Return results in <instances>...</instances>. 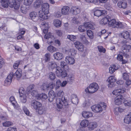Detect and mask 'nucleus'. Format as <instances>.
<instances>
[{"instance_id": "7c9ffc66", "label": "nucleus", "mask_w": 131, "mask_h": 131, "mask_svg": "<svg viewBox=\"0 0 131 131\" xmlns=\"http://www.w3.org/2000/svg\"><path fill=\"white\" fill-rule=\"evenodd\" d=\"M49 7V5L48 4L45 3L43 4L42 6V11L44 12L48 13V9Z\"/></svg>"}, {"instance_id": "f03ea898", "label": "nucleus", "mask_w": 131, "mask_h": 131, "mask_svg": "<svg viewBox=\"0 0 131 131\" xmlns=\"http://www.w3.org/2000/svg\"><path fill=\"white\" fill-rule=\"evenodd\" d=\"M22 73V70L20 68L18 69L14 74L13 72L10 73L5 81V85L7 86L10 84L13 76H15L18 79L20 78L21 77Z\"/></svg>"}, {"instance_id": "423d86ee", "label": "nucleus", "mask_w": 131, "mask_h": 131, "mask_svg": "<svg viewBox=\"0 0 131 131\" xmlns=\"http://www.w3.org/2000/svg\"><path fill=\"white\" fill-rule=\"evenodd\" d=\"M56 75L58 77L64 78L67 75L66 71L65 70H62L60 67H57V70L56 71Z\"/></svg>"}, {"instance_id": "58836bf2", "label": "nucleus", "mask_w": 131, "mask_h": 131, "mask_svg": "<svg viewBox=\"0 0 131 131\" xmlns=\"http://www.w3.org/2000/svg\"><path fill=\"white\" fill-rule=\"evenodd\" d=\"M31 94L32 96L35 97V99H37L39 98L38 96L39 94L38 93V92L37 90H35L31 92Z\"/></svg>"}, {"instance_id": "6e6552de", "label": "nucleus", "mask_w": 131, "mask_h": 131, "mask_svg": "<svg viewBox=\"0 0 131 131\" xmlns=\"http://www.w3.org/2000/svg\"><path fill=\"white\" fill-rule=\"evenodd\" d=\"M123 79L126 81L125 86L127 87L129 86L131 84V81L129 79V75L126 72L124 73L123 74Z\"/></svg>"}, {"instance_id": "680f3d73", "label": "nucleus", "mask_w": 131, "mask_h": 131, "mask_svg": "<svg viewBox=\"0 0 131 131\" xmlns=\"http://www.w3.org/2000/svg\"><path fill=\"white\" fill-rule=\"evenodd\" d=\"M62 14V13L58 11L54 13V16L58 18L61 16Z\"/></svg>"}, {"instance_id": "bb28decb", "label": "nucleus", "mask_w": 131, "mask_h": 131, "mask_svg": "<svg viewBox=\"0 0 131 131\" xmlns=\"http://www.w3.org/2000/svg\"><path fill=\"white\" fill-rule=\"evenodd\" d=\"M119 68V66L117 64L112 65L109 68V72L111 73H113L115 70H117Z\"/></svg>"}, {"instance_id": "6e6d98bb", "label": "nucleus", "mask_w": 131, "mask_h": 131, "mask_svg": "<svg viewBox=\"0 0 131 131\" xmlns=\"http://www.w3.org/2000/svg\"><path fill=\"white\" fill-rule=\"evenodd\" d=\"M10 101L12 104L13 106L15 105V104L16 103L14 97L13 96H12L10 98Z\"/></svg>"}, {"instance_id": "603ef678", "label": "nucleus", "mask_w": 131, "mask_h": 131, "mask_svg": "<svg viewBox=\"0 0 131 131\" xmlns=\"http://www.w3.org/2000/svg\"><path fill=\"white\" fill-rule=\"evenodd\" d=\"M44 38L46 39L49 40V39H52L53 38V37L52 35L51 34V33H49L45 34Z\"/></svg>"}, {"instance_id": "a19ab883", "label": "nucleus", "mask_w": 131, "mask_h": 131, "mask_svg": "<svg viewBox=\"0 0 131 131\" xmlns=\"http://www.w3.org/2000/svg\"><path fill=\"white\" fill-rule=\"evenodd\" d=\"M48 50L51 52H53L56 51L57 49L52 46H50L47 48Z\"/></svg>"}, {"instance_id": "aec40b11", "label": "nucleus", "mask_w": 131, "mask_h": 131, "mask_svg": "<svg viewBox=\"0 0 131 131\" xmlns=\"http://www.w3.org/2000/svg\"><path fill=\"white\" fill-rule=\"evenodd\" d=\"M65 60L67 63L70 64H73L75 63V60L74 58L69 56H67Z\"/></svg>"}, {"instance_id": "f257e3e1", "label": "nucleus", "mask_w": 131, "mask_h": 131, "mask_svg": "<svg viewBox=\"0 0 131 131\" xmlns=\"http://www.w3.org/2000/svg\"><path fill=\"white\" fill-rule=\"evenodd\" d=\"M63 92L62 90H60L58 92L57 95L59 97H58L56 100L57 105L59 109L62 107H67L68 104L67 100L64 96H62Z\"/></svg>"}, {"instance_id": "f3484780", "label": "nucleus", "mask_w": 131, "mask_h": 131, "mask_svg": "<svg viewBox=\"0 0 131 131\" xmlns=\"http://www.w3.org/2000/svg\"><path fill=\"white\" fill-rule=\"evenodd\" d=\"M70 12L73 14L76 15L79 13L80 10L78 6H73L70 9Z\"/></svg>"}, {"instance_id": "c85d7f7f", "label": "nucleus", "mask_w": 131, "mask_h": 131, "mask_svg": "<svg viewBox=\"0 0 131 131\" xmlns=\"http://www.w3.org/2000/svg\"><path fill=\"white\" fill-rule=\"evenodd\" d=\"M70 8L68 6L63 7L61 9V12L62 14L66 15L69 14Z\"/></svg>"}, {"instance_id": "b1692460", "label": "nucleus", "mask_w": 131, "mask_h": 131, "mask_svg": "<svg viewBox=\"0 0 131 131\" xmlns=\"http://www.w3.org/2000/svg\"><path fill=\"white\" fill-rule=\"evenodd\" d=\"M54 58L58 60H60L63 58V55L62 53L59 52H57L53 54Z\"/></svg>"}, {"instance_id": "13d9d810", "label": "nucleus", "mask_w": 131, "mask_h": 131, "mask_svg": "<svg viewBox=\"0 0 131 131\" xmlns=\"http://www.w3.org/2000/svg\"><path fill=\"white\" fill-rule=\"evenodd\" d=\"M98 48L99 51L100 52L105 53L106 51L105 49L103 48L102 46H98Z\"/></svg>"}, {"instance_id": "2eb2a0df", "label": "nucleus", "mask_w": 131, "mask_h": 131, "mask_svg": "<svg viewBox=\"0 0 131 131\" xmlns=\"http://www.w3.org/2000/svg\"><path fill=\"white\" fill-rule=\"evenodd\" d=\"M48 13L43 11H40L39 12V16L43 19H46L48 18Z\"/></svg>"}, {"instance_id": "c756f323", "label": "nucleus", "mask_w": 131, "mask_h": 131, "mask_svg": "<svg viewBox=\"0 0 131 131\" xmlns=\"http://www.w3.org/2000/svg\"><path fill=\"white\" fill-rule=\"evenodd\" d=\"M71 101L73 104L77 105L78 103V100L77 95L74 94L71 95Z\"/></svg>"}, {"instance_id": "864d4df0", "label": "nucleus", "mask_w": 131, "mask_h": 131, "mask_svg": "<svg viewBox=\"0 0 131 131\" xmlns=\"http://www.w3.org/2000/svg\"><path fill=\"white\" fill-rule=\"evenodd\" d=\"M3 126L5 127H8L13 125V123L9 121H7L3 123Z\"/></svg>"}, {"instance_id": "052dcab7", "label": "nucleus", "mask_w": 131, "mask_h": 131, "mask_svg": "<svg viewBox=\"0 0 131 131\" xmlns=\"http://www.w3.org/2000/svg\"><path fill=\"white\" fill-rule=\"evenodd\" d=\"M55 74L52 73L51 72L50 73L49 78L51 80H53L55 78Z\"/></svg>"}, {"instance_id": "4c0bfd02", "label": "nucleus", "mask_w": 131, "mask_h": 131, "mask_svg": "<svg viewBox=\"0 0 131 131\" xmlns=\"http://www.w3.org/2000/svg\"><path fill=\"white\" fill-rule=\"evenodd\" d=\"M88 123L89 121L87 120H84L82 121L80 123V125L82 127H85L88 125Z\"/></svg>"}, {"instance_id": "0eeeda50", "label": "nucleus", "mask_w": 131, "mask_h": 131, "mask_svg": "<svg viewBox=\"0 0 131 131\" xmlns=\"http://www.w3.org/2000/svg\"><path fill=\"white\" fill-rule=\"evenodd\" d=\"M122 44H123L122 47V49L123 51L125 52H128L130 51L131 49V46L128 44L127 41L126 40H124L122 42Z\"/></svg>"}, {"instance_id": "a211bd4d", "label": "nucleus", "mask_w": 131, "mask_h": 131, "mask_svg": "<svg viewBox=\"0 0 131 131\" xmlns=\"http://www.w3.org/2000/svg\"><path fill=\"white\" fill-rule=\"evenodd\" d=\"M111 18L109 16H107L102 19L100 22V24L102 25H105L108 23Z\"/></svg>"}, {"instance_id": "f8f14e48", "label": "nucleus", "mask_w": 131, "mask_h": 131, "mask_svg": "<svg viewBox=\"0 0 131 131\" xmlns=\"http://www.w3.org/2000/svg\"><path fill=\"white\" fill-rule=\"evenodd\" d=\"M99 8H95L94 9V15L97 16H99L101 15L105 14V10H101L98 9Z\"/></svg>"}, {"instance_id": "4d7b16f0", "label": "nucleus", "mask_w": 131, "mask_h": 131, "mask_svg": "<svg viewBox=\"0 0 131 131\" xmlns=\"http://www.w3.org/2000/svg\"><path fill=\"white\" fill-rule=\"evenodd\" d=\"M67 38L71 41H74L76 38V36L72 35H68L67 36Z\"/></svg>"}, {"instance_id": "0e129e2a", "label": "nucleus", "mask_w": 131, "mask_h": 131, "mask_svg": "<svg viewBox=\"0 0 131 131\" xmlns=\"http://www.w3.org/2000/svg\"><path fill=\"white\" fill-rule=\"evenodd\" d=\"M41 25L42 27L45 28L48 27L49 26L48 22L46 21H44L41 23Z\"/></svg>"}, {"instance_id": "69168bd1", "label": "nucleus", "mask_w": 131, "mask_h": 131, "mask_svg": "<svg viewBox=\"0 0 131 131\" xmlns=\"http://www.w3.org/2000/svg\"><path fill=\"white\" fill-rule=\"evenodd\" d=\"M48 85V89H53L54 87L55 84L52 83H50Z\"/></svg>"}, {"instance_id": "e433bc0d", "label": "nucleus", "mask_w": 131, "mask_h": 131, "mask_svg": "<svg viewBox=\"0 0 131 131\" xmlns=\"http://www.w3.org/2000/svg\"><path fill=\"white\" fill-rule=\"evenodd\" d=\"M61 23V21L57 19L54 20L53 21V24L54 26L57 27H60Z\"/></svg>"}, {"instance_id": "6ab92c4d", "label": "nucleus", "mask_w": 131, "mask_h": 131, "mask_svg": "<svg viewBox=\"0 0 131 131\" xmlns=\"http://www.w3.org/2000/svg\"><path fill=\"white\" fill-rule=\"evenodd\" d=\"M18 1H16V0H9V6L11 8L14 7L15 9L17 10L18 9L19 7L17 8H16L15 6L17 4V3H18Z\"/></svg>"}, {"instance_id": "5fc2aeb1", "label": "nucleus", "mask_w": 131, "mask_h": 131, "mask_svg": "<svg viewBox=\"0 0 131 131\" xmlns=\"http://www.w3.org/2000/svg\"><path fill=\"white\" fill-rule=\"evenodd\" d=\"M45 62H47L50 59V55L49 53L46 54L45 55Z\"/></svg>"}, {"instance_id": "5701e85b", "label": "nucleus", "mask_w": 131, "mask_h": 131, "mask_svg": "<svg viewBox=\"0 0 131 131\" xmlns=\"http://www.w3.org/2000/svg\"><path fill=\"white\" fill-rule=\"evenodd\" d=\"M117 6L120 8L125 9L127 7V3L124 1L119 2L117 4Z\"/></svg>"}, {"instance_id": "dca6fc26", "label": "nucleus", "mask_w": 131, "mask_h": 131, "mask_svg": "<svg viewBox=\"0 0 131 131\" xmlns=\"http://www.w3.org/2000/svg\"><path fill=\"white\" fill-rule=\"evenodd\" d=\"M31 105L33 108L36 110L42 106L41 103L36 101H32L31 103Z\"/></svg>"}, {"instance_id": "72a5a7b5", "label": "nucleus", "mask_w": 131, "mask_h": 131, "mask_svg": "<svg viewBox=\"0 0 131 131\" xmlns=\"http://www.w3.org/2000/svg\"><path fill=\"white\" fill-rule=\"evenodd\" d=\"M43 3V0H36L34 4V6L36 8H38Z\"/></svg>"}, {"instance_id": "39448f33", "label": "nucleus", "mask_w": 131, "mask_h": 131, "mask_svg": "<svg viewBox=\"0 0 131 131\" xmlns=\"http://www.w3.org/2000/svg\"><path fill=\"white\" fill-rule=\"evenodd\" d=\"M108 24L109 26L112 27L113 28H122L123 27L121 22L116 21L114 19L110 20Z\"/></svg>"}, {"instance_id": "20e7f679", "label": "nucleus", "mask_w": 131, "mask_h": 131, "mask_svg": "<svg viewBox=\"0 0 131 131\" xmlns=\"http://www.w3.org/2000/svg\"><path fill=\"white\" fill-rule=\"evenodd\" d=\"M98 88V84L95 83H93L90 84L85 91L86 93L92 94L96 91Z\"/></svg>"}, {"instance_id": "49530a36", "label": "nucleus", "mask_w": 131, "mask_h": 131, "mask_svg": "<svg viewBox=\"0 0 131 131\" xmlns=\"http://www.w3.org/2000/svg\"><path fill=\"white\" fill-rule=\"evenodd\" d=\"M68 81L69 82H73L74 81V76L72 74L69 75L68 76Z\"/></svg>"}, {"instance_id": "4468645a", "label": "nucleus", "mask_w": 131, "mask_h": 131, "mask_svg": "<svg viewBox=\"0 0 131 131\" xmlns=\"http://www.w3.org/2000/svg\"><path fill=\"white\" fill-rule=\"evenodd\" d=\"M97 123L95 122H92L90 123L88 126V128L90 130H92L97 127Z\"/></svg>"}, {"instance_id": "9d476101", "label": "nucleus", "mask_w": 131, "mask_h": 131, "mask_svg": "<svg viewBox=\"0 0 131 131\" xmlns=\"http://www.w3.org/2000/svg\"><path fill=\"white\" fill-rule=\"evenodd\" d=\"M116 79L114 76H111L107 80V81L109 83L108 84V86L109 88H112L114 86V83L116 81Z\"/></svg>"}, {"instance_id": "473e14b6", "label": "nucleus", "mask_w": 131, "mask_h": 131, "mask_svg": "<svg viewBox=\"0 0 131 131\" xmlns=\"http://www.w3.org/2000/svg\"><path fill=\"white\" fill-rule=\"evenodd\" d=\"M20 101L22 103H25L26 102V94H22L20 95Z\"/></svg>"}, {"instance_id": "1a4fd4ad", "label": "nucleus", "mask_w": 131, "mask_h": 131, "mask_svg": "<svg viewBox=\"0 0 131 131\" xmlns=\"http://www.w3.org/2000/svg\"><path fill=\"white\" fill-rule=\"evenodd\" d=\"M48 67L49 69L51 70L54 69L57 70V67H59L57 66L56 63L54 61L49 62L48 64Z\"/></svg>"}, {"instance_id": "c03bdc74", "label": "nucleus", "mask_w": 131, "mask_h": 131, "mask_svg": "<svg viewBox=\"0 0 131 131\" xmlns=\"http://www.w3.org/2000/svg\"><path fill=\"white\" fill-rule=\"evenodd\" d=\"M21 61H17L15 62L14 63L13 67L15 69H16L18 68V67L19 65L20 64H21V62H22Z\"/></svg>"}, {"instance_id": "ddd939ff", "label": "nucleus", "mask_w": 131, "mask_h": 131, "mask_svg": "<svg viewBox=\"0 0 131 131\" xmlns=\"http://www.w3.org/2000/svg\"><path fill=\"white\" fill-rule=\"evenodd\" d=\"M75 47L80 51H83V46L82 43L79 41H77L74 43Z\"/></svg>"}, {"instance_id": "cd10ccee", "label": "nucleus", "mask_w": 131, "mask_h": 131, "mask_svg": "<svg viewBox=\"0 0 131 131\" xmlns=\"http://www.w3.org/2000/svg\"><path fill=\"white\" fill-rule=\"evenodd\" d=\"M124 122L127 124L131 123V113L126 116L124 119Z\"/></svg>"}, {"instance_id": "de8ad7c7", "label": "nucleus", "mask_w": 131, "mask_h": 131, "mask_svg": "<svg viewBox=\"0 0 131 131\" xmlns=\"http://www.w3.org/2000/svg\"><path fill=\"white\" fill-rule=\"evenodd\" d=\"M34 0H24V4L26 6L30 5L32 3Z\"/></svg>"}, {"instance_id": "ea45409f", "label": "nucleus", "mask_w": 131, "mask_h": 131, "mask_svg": "<svg viewBox=\"0 0 131 131\" xmlns=\"http://www.w3.org/2000/svg\"><path fill=\"white\" fill-rule=\"evenodd\" d=\"M77 53V51L74 49H70L68 52L69 55H71L73 56H74Z\"/></svg>"}, {"instance_id": "c9c22d12", "label": "nucleus", "mask_w": 131, "mask_h": 131, "mask_svg": "<svg viewBox=\"0 0 131 131\" xmlns=\"http://www.w3.org/2000/svg\"><path fill=\"white\" fill-rule=\"evenodd\" d=\"M38 98L37 99V100L41 99L42 100H45L48 97L47 95L45 93H42L40 94H39L38 96Z\"/></svg>"}, {"instance_id": "3c124183", "label": "nucleus", "mask_w": 131, "mask_h": 131, "mask_svg": "<svg viewBox=\"0 0 131 131\" xmlns=\"http://www.w3.org/2000/svg\"><path fill=\"white\" fill-rule=\"evenodd\" d=\"M20 10L21 12L25 14L27 12V9L26 6H22L21 7Z\"/></svg>"}, {"instance_id": "9b49d317", "label": "nucleus", "mask_w": 131, "mask_h": 131, "mask_svg": "<svg viewBox=\"0 0 131 131\" xmlns=\"http://www.w3.org/2000/svg\"><path fill=\"white\" fill-rule=\"evenodd\" d=\"M30 18L34 21H37L39 18L37 13L35 12H31L29 14Z\"/></svg>"}, {"instance_id": "f704fd0d", "label": "nucleus", "mask_w": 131, "mask_h": 131, "mask_svg": "<svg viewBox=\"0 0 131 131\" xmlns=\"http://www.w3.org/2000/svg\"><path fill=\"white\" fill-rule=\"evenodd\" d=\"M84 25L86 28H89L92 29H94L93 25L89 22H86L84 23Z\"/></svg>"}, {"instance_id": "2f4dec72", "label": "nucleus", "mask_w": 131, "mask_h": 131, "mask_svg": "<svg viewBox=\"0 0 131 131\" xmlns=\"http://www.w3.org/2000/svg\"><path fill=\"white\" fill-rule=\"evenodd\" d=\"M54 92L53 91H50L49 93V101L50 102L53 101L54 98L55 97Z\"/></svg>"}, {"instance_id": "8fccbe9b", "label": "nucleus", "mask_w": 131, "mask_h": 131, "mask_svg": "<svg viewBox=\"0 0 131 131\" xmlns=\"http://www.w3.org/2000/svg\"><path fill=\"white\" fill-rule=\"evenodd\" d=\"M37 110V111L38 112V113L40 114H43L45 111L44 109L42 108V106H40V107H39Z\"/></svg>"}, {"instance_id": "79ce46f5", "label": "nucleus", "mask_w": 131, "mask_h": 131, "mask_svg": "<svg viewBox=\"0 0 131 131\" xmlns=\"http://www.w3.org/2000/svg\"><path fill=\"white\" fill-rule=\"evenodd\" d=\"M87 34L88 36L91 39H93L94 37L93 32L91 30H88L87 31Z\"/></svg>"}, {"instance_id": "338daca9", "label": "nucleus", "mask_w": 131, "mask_h": 131, "mask_svg": "<svg viewBox=\"0 0 131 131\" xmlns=\"http://www.w3.org/2000/svg\"><path fill=\"white\" fill-rule=\"evenodd\" d=\"M41 88L43 90H45L46 89H48V85L45 83H43L42 85L41 86Z\"/></svg>"}, {"instance_id": "4be33fe9", "label": "nucleus", "mask_w": 131, "mask_h": 131, "mask_svg": "<svg viewBox=\"0 0 131 131\" xmlns=\"http://www.w3.org/2000/svg\"><path fill=\"white\" fill-rule=\"evenodd\" d=\"M121 35L124 39H127L129 38L131 40V33H129L128 31H125L122 33Z\"/></svg>"}, {"instance_id": "412c9836", "label": "nucleus", "mask_w": 131, "mask_h": 131, "mask_svg": "<svg viewBox=\"0 0 131 131\" xmlns=\"http://www.w3.org/2000/svg\"><path fill=\"white\" fill-rule=\"evenodd\" d=\"M122 95H118L115 98L114 102L115 104L117 105H119L121 104L123 100Z\"/></svg>"}, {"instance_id": "09e8293b", "label": "nucleus", "mask_w": 131, "mask_h": 131, "mask_svg": "<svg viewBox=\"0 0 131 131\" xmlns=\"http://www.w3.org/2000/svg\"><path fill=\"white\" fill-rule=\"evenodd\" d=\"M78 29L79 31L81 32H83L86 30V28L84 25L79 26Z\"/></svg>"}, {"instance_id": "bf43d9fd", "label": "nucleus", "mask_w": 131, "mask_h": 131, "mask_svg": "<svg viewBox=\"0 0 131 131\" xmlns=\"http://www.w3.org/2000/svg\"><path fill=\"white\" fill-rule=\"evenodd\" d=\"M124 103V105L126 106H131V101H130L126 100L125 101Z\"/></svg>"}, {"instance_id": "7ed1b4c3", "label": "nucleus", "mask_w": 131, "mask_h": 131, "mask_svg": "<svg viewBox=\"0 0 131 131\" xmlns=\"http://www.w3.org/2000/svg\"><path fill=\"white\" fill-rule=\"evenodd\" d=\"M106 107V104L104 103H102L99 105H93L91 107L92 111L95 113L101 112Z\"/></svg>"}, {"instance_id": "774afa93", "label": "nucleus", "mask_w": 131, "mask_h": 131, "mask_svg": "<svg viewBox=\"0 0 131 131\" xmlns=\"http://www.w3.org/2000/svg\"><path fill=\"white\" fill-rule=\"evenodd\" d=\"M16 128L15 127H9L8 128L6 131H16Z\"/></svg>"}, {"instance_id": "e2e57ef3", "label": "nucleus", "mask_w": 131, "mask_h": 131, "mask_svg": "<svg viewBox=\"0 0 131 131\" xmlns=\"http://www.w3.org/2000/svg\"><path fill=\"white\" fill-rule=\"evenodd\" d=\"M23 110L25 113L27 115H28L29 114V112L28 109L25 107L24 106L23 107Z\"/></svg>"}, {"instance_id": "393cba45", "label": "nucleus", "mask_w": 131, "mask_h": 131, "mask_svg": "<svg viewBox=\"0 0 131 131\" xmlns=\"http://www.w3.org/2000/svg\"><path fill=\"white\" fill-rule=\"evenodd\" d=\"M82 116L85 118H88L92 116L93 114L92 113L86 111H83L82 113Z\"/></svg>"}, {"instance_id": "a878e982", "label": "nucleus", "mask_w": 131, "mask_h": 131, "mask_svg": "<svg viewBox=\"0 0 131 131\" xmlns=\"http://www.w3.org/2000/svg\"><path fill=\"white\" fill-rule=\"evenodd\" d=\"M125 91V89H119L115 90L113 91V93L114 95H119L124 93Z\"/></svg>"}, {"instance_id": "a18cd8bd", "label": "nucleus", "mask_w": 131, "mask_h": 131, "mask_svg": "<svg viewBox=\"0 0 131 131\" xmlns=\"http://www.w3.org/2000/svg\"><path fill=\"white\" fill-rule=\"evenodd\" d=\"M80 37L81 40L82 42L84 43H88V40L85 36L81 35Z\"/></svg>"}, {"instance_id": "37998d69", "label": "nucleus", "mask_w": 131, "mask_h": 131, "mask_svg": "<svg viewBox=\"0 0 131 131\" xmlns=\"http://www.w3.org/2000/svg\"><path fill=\"white\" fill-rule=\"evenodd\" d=\"M2 3V5L3 7L4 8L7 7L8 6V0L6 1H1Z\"/></svg>"}]
</instances>
